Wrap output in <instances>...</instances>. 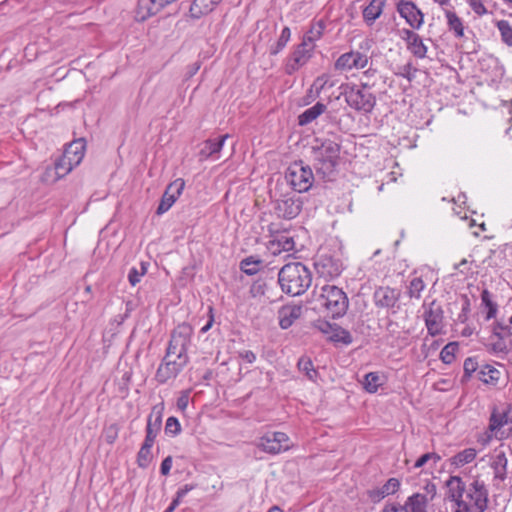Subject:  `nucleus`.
<instances>
[{"instance_id": "f257e3e1", "label": "nucleus", "mask_w": 512, "mask_h": 512, "mask_svg": "<svg viewBox=\"0 0 512 512\" xmlns=\"http://www.w3.org/2000/svg\"><path fill=\"white\" fill-rule=\"evenodd\" d=\"M278 282L284 293L291 296H299L305 293L311 286L312 275L303 263H288L280 269Z\"/></svg>"}, {"instance_id": "f03ea898", "label": "nucleus", "mask_w": 512, "mask_h": 512, "mask_svg": "<svg viewBox=\"0 0 512 512\" xmlns=\"http://www.w3.org/2000/svg\"><path fill=\"white\" fill-rule=\"evenodd\" d=\"M340 145L330 139L320 145L313 146L312 157L314 167L323 178L331 179L339 162Z\"/></svg>"}, {"instance_id": "7ed1b4c3", "label": "nucleus", "mask_w": 512, "mask_h": 512, "mask_svg": "<svg viewBox=\"0 0 512 512\" xmlns=\"http://www.w3.org/2000/svg\"><path fill=\"white\" fill-rule=\"evenodd\" d=\"M319 301L332 318L342 317L349 304L346 293L341 288L329 284L321 287Z\"/></svg>"}, {"instance_id": "20e7f679", "label": "nucleus", "mask_w": 512, "mask_h": 512, "mask_svg": "<svg viewBox=\"0 0 512 512\" xmlns=\"http://www.w3.org/2000/svg\"><path fill=\"white\" fill-rule=\"evenodd\" d=\"M192 336L193 329L189 324H179L171 333L166 355L184 362H189L187 350L191 344Z\"/></svg>"}, {"instance_id": "39448f33", "label": "nucleus", "mask_w": 512, "mask_h": 512, "mask_svg": "<svg viewBox=\"0 0 512 512\" xmlns=\"http://www.w3.org/2000/svg\"><path fill=\"white\" fill-rule=\"evenodd\" d=\"M487 496L484 483L475 479L467 487L463 502L458 503L455 512H484L487 507Z\"/></svg>"}, {"instance_id": "423d86ee", "label": "nucleus", "mask_w": 512, "mask_h": 512, "mask_svg": "<svg viewBox=\"0 0 512 512\" xmlns=\"http://www.w3.org/2000/svg\"><path fill=\"white\" fill-rule=\"evenodd\" d=\"M85 152V142L83 139H78L71 142L64 150L61 158L55 163V174L57 178H62L67 175L72 169L78 166Z\"/></svg>"}, {"instance_id": "0eeeda50", "label": "nucleus", "mask_w": 512, "mask_h": 512, "mask_svg": "<svg viewBox=\"0 0 512 512\" xmlns=\"http://www.w3.org/2000/svg\"><path fill=\"white\" fill-rule=\"evenodd\" d=\"M346 103L356 111L370 113L375 104L376 98L369 91L366 85L357 87L346 85L343 91Z\"/></svg>"}, {"instance_id": "6e6552de", "label": "nucleus", "mask_w": 512, "mask_h": 512, "mask_svg": "<svg viewBox=\"0 0 512 512\" xmlns=\"http://www.w3.org/2000/svg\"><path fill=\"white\" fill-rule=\"evenodd\" d=\"M510 336H512V328L509 325L495 322L492 325L489 342L485 344L486 351L491 355L504 358L509 353L505 339Z\"/></svg>"}, {"instance_id": "1a4fd4ad", "label": "nucleus", "mask_w": 512, "mask_h": 512, "mask_svg": "<svg viewBox=\"0 0 512 512\" xmlns=\"http://www.w3.org/2000/svg\"><path fill=\"white\" fill-rule=\"evenodd\" d=\"M286 180L295 191L302 193L311 188L314 176L309 166H304L302 162H295L289 166Z\"/></svg>"}, {"instance_id": "9d476101", "label": "nucleus", "mask_w": 512, "mask_h": 512, "mask_svg": "<svg viewBox=\"0 0 512 512\" xmlns=\"http://www.w3.org/2000/svg\"><path fill=\"white\" fill-rule=\"evenodd\" d=\"M430 500L426 494L414 493L406 499L404 504L387 502L382 512H428L427 508Z\"/></svg>"}, {"instance_id": "9b49d317", "label": "nucleus", "mask_w": 512, "mask_h": 512, "mask_svg": "<svg viewBox=\"0 0 512 512\" xmlns=\"http://www.w3.org/2000/svg\"><path fill=\"white\" fill-rule=\"evenodd\" d=\"M314 267L318 276L325 280L337 278L343 270L341 260L328 254L319 255L315 260Z\"/></svg>"}, {"instance_id": "f8f14e48", "label": "nucleus", "mask_w": 512, "mask_h": 512, "mask_svg": "<svg viewBox=\"0 0 512 512\" xmlns=\"http://www.w3.org/2000/svg\"><path fill=\"white\" fill-rule=\"evenodd\" d=\"M257 446L266 453L279 454L290 448V441L284 432H272L260 437Z\"/></svg>"}, {"instance_id": "ddd939ff", "label": "nucleus", "mask_w": 512, "mask_h": 512, "mask_svg": "<svg viewBox=\"0 0 512 512\" xmlns=\"http://www.w3.org/2000/svg\"><path fill=\"white\" fill-rule=\"evenodd\" d=\"M490 432H496L498 435H502L503 439H507L512 436V418L509 416V410H500L494 407L489 417Z\"/></svg>"}, {"instance_id": "4468645a", "label": "nucleus", "mask_w": 512, "mask_h": 512, "mask_svg": "<svg viewBox=\"0 0 512 512\" xmlns=\"http://www.w3.org/2000/svg\"><path fill=\"white\" fill-rule=\"evenodd\" d=\"M314 48L302 42L294 47L291 55L286 60L285 71L287 74L292 75L304 65L308 63L313 55Z\"/></svg>"}, {"instance_id": "2eb2a0df", "label": "nucleus", "mask_w": 512, "mask_h": 512, "mask_svg": "<svg viewBox=\"0 0 512 512\" xmlns=\"http://www.w3.org/2000/svg\"><path fill=\"white\" fill-rule=\"evenodd\" d=\"M424 320L428 333L431 336L439 335L443 332V310L439 304L432 301L430 304L423 305Z\"/></svg>"}, {"instance_id": "dca6fc26", "label": "nucleus", "mask_w": 512, "mask_h": 512, "mask_svg": "<svg viewBox=\"0 0 512 512\" xmlns=\"http://www.w3.org/2000/svg\"><path fill=\"white\" fill-rule=\"evenodd\" d=\"M187 364L188 362L165 355L156 371L155 378L160 384H164L168 380L176 378Z\"/></svg>"}, {"instance_id": "f3484780", "label": "nucleus", "mask_w": 512, "mask_h": 512, "mask_svg": "<svg viewBox=\"0 0 512 512\" xmlns=\"http://www.w3.org/2000/svg\"><path fill=\"white\" fill-rule=\"evenodd\" d=\"M369 57L359 51H350L338 57L335 62V69L339 71L360 70L368 65Z\"/></svg>"}, {"instance_id": "a211bd4d", "label": "nucleus", "mask_w": 512, "mask_h": 512, "mask_svg": "<svg viewBox=\"0 0 512 512\" xmlns=\"http://www.w3.org/2000/svg\"><path fill=\"white\" fill-rule=\"evenodd\" d=\"M397 11L413 29H420L422 27L424 15L412 1H400L397 5Z\"/></svg>"}, {"instance_id": "6ab92c4d", "label": "nucleus", "mask_w": 512, "mask_h": 512, "mask_svg": "<svg viewBox=\"0 0 512 512\" xmlns=\"http://www.w3.org/2000/svg\"><path fill=\"white\" fill-rule=\"evenodd\" d=\"M316 327L333 342H341L345 345L352 343L350 332L337 324H332L328 321H318Z\"/></svg>"}, {"instance_id": "aec40b11", "label": "nucleus", "mask_w": 512, "mask_h": 512, "mask_svg": "<svg viewBox=\"0 0 512 512\" xmlns=\"http://www.w3.org/2000/svg\"><path fill=\"white\" fill-rule=\"evenodd\" d=\"M184 187L185 182L181 178L176 179L167 187L157 208L158 215L167 212L172 207L177 198L181 195Z\"/></svg>"}, {"instance_id": "412c9836", "label": "nucleus", "mask_w": 512, "mask_h": 512, "mask_svg": "<svg viewBox=\"0 0 512 512\" xmlns=\"http://www.w3.org/2000/svg\"><path fill=\"white\" fill-rule=\"evenodd\" d=\"M302 209V202L299 198L284 196L276 201L275 210L279 217L286 219L295 218Z\"/></svg>"}, {"instance_id": "4be33fe9", "label": "nucleus", "mask_w": 512, "mask_h": 512, "mask_svg": "<svg viewBox=\"0 0 512 512\" xmlns=\"http://www.w3.org/2000/svg\"><path fill=\"white\" fill-rule=\"evenodd\" d=\"M164 405L163 403L155 405L147 420L146 436L144 442L154 445L155 439L162 426Z\"/></svg>"}, {"instance_id": "5701e85b", "label": "nucleus", "mask_w": 512, "mask_h": 512, "mask_svg": "<svg viewBox=\"0 0 512 512\" xmlns=\"http://www.w3.org/2000/svg\"><path fill=\"white\" fill-rule=\"evenodd\" d=\"M400 292L390 287H379L374 292L376 306L381 308H393L398 302Z\"/></svg>"}, {"instance_id": "b1692460", "label": "nucleus", "mask_w": 512, "mask_h": 512, "mask_svg": "<svg viewBox=\"0 0 512 512\" xmlns=\"http://www.w3.org/2000/svg\"><path fill=\"white\" fill-rule=\"evenodd\" d=\"M448 488V498L451 502H453L452 509L455 511L458 507V503L463 502L466 486L463 483L462 479L458 476H452L447 481Z\"/></svg>"}, {"instance_id": "393cba45", "label": "nucleus", "mask_w": 512, "mask_h": 512, "mask_svg": "<svg viewBox=\"0 0 512 512\" xmlns=\"http://www.w3.org/2000/svg\"><path fill=\"white\" fill-rule=\"evenodd\" d=\"M295 242L293 237L287 234L276 235L273 239L268 242L267 248L270 253L274 256L281 254L282 252L293 251Z\"/></svg>"}, {"instance_id": "a878e982", "label": "nucleus", "mask_w": 512, "mask_h": 512, "mask_svg": "<svg viewBox=\"0 0 512 512\" xmlns=\"http://www.w3.org/2000/svg\"><path fill=\"white\" fill-rule=\"evenodd\" d=\"M400 481L397 478H390L384 485L368 491V496L373 502H379L389 495L395 494L400 488Z\"/></svg>"}, {"instance_id": "bb28decb", "label": "nucleus", "mask_w": 512, "mask_h": 512, "mask_svg": "<svg viewBox=\"0 0 512 512\" xmlns=\"http://www.w3.org/2000/svg\"><path fill=\"white\" fill-rule=\"evenodd\" d=\"M302 313L300 305H286L278 312L279 325L282 329L289 328Z\"/></svg>"}, {"instance_id": "cd10ccee", "label": "nucleus", "mask_w": 512, "mask_h": 512, "mask_svg": "<svg viewBox=\"0 0 512 512\" xmlns=\"http://www.w3.org/2000/svg\"><path fill=\"white\" fill-rule=\"evenodd\" d=\"M229 138L228 134L220 136L218 139H208L203 143L200 150V156L203 159L213 157L214 159L219 158V153L222 150L226 139Z\"/></svg>"}, {"instance_id": "c85d7f7f", "label": "nucleus", "mask_w": 512, "mask_h": 512, "mask_svg": "<svg viewBox=\"0 0 512 512\" xmlns=\"http://www.w3.org/2000/svg\"><path fill=\"white\" fill-rule=\"evenodd\" d=\"M163 8L158 0H138L137 18L141 21L157 14Z\"/></svg>"}, {"instance_id": "c756f323", "label": "nucleus", "mask_w": 512, "mask_h": 512, "mask_svg": "<svg viewBox=\"0 0 512 512\" xmlns=\"http://www.w3.org/2000/svg\"><path fill=\"white\" fill-rule=\"evenodd\" d=\"M222 0H194L190 7L191 16L200 18L214 10Z\"/></svg>"}, {"instance_id": "7c9ffc66", "label": "nucleus", "mask_w": 512, "mask_h": 512, "mask_svg": "<svg viewBox=\"0 0 512 512\" xmlns=\"http://www.w3.org/2000/svg\"><path fill=\"white\" fill-rule=\"evenodd\" d=\"M444 14L449 31L452 32L456 38L464 37V24L462 19L451 9H444Z\"/></svg>"}, {"instance_id": "2f4dec72", "label": "nucleus", "mask_w": 512, "mask_h": 512, "mask_svg": "<svg viewBox=\"0 0 512 512\" xmlns=\"http://www.w3.org/2000/svg\"><path fill=\"white\" fill-rule=\"evenodd\" d=\"M386 0H371L363 10V18L367 24L371 25L380 17L383 12Z\"/></svg>"}, {"instance_id": "473e14b6", "label": "nucleus", "mask_w": 512, "mask_h": 512, "mask_svg": "<svg viewBox=\"0 0 512 512\" xmlns=\"http://www.w3.org/2000/svg\"><path fill=\"white\" fill-rule=\"evenodd\" d=\"M325 111L326 105L321 102H317L314 106L306 109L303 113L299 115L298 123L300 126L308 125L309 123L316 120Z\"/></svg>"}, {"instance_id": "72a5a7b5", "label": "nucleus", "mask_w": 512, "mask_h": 512, "mask_svg": "<svg viewBox=\"0 0 512 512\" xmlns=\"http://www.w3.org/2000/svg\"><path fill=\"white\" fill-rule=\"evenodd\" d=\"M507 457L504 452L496 451L492 457L491 467L494 470L495 478L504 480L507 473Z\"/></svg>"}, {"instance_id": "f704fd0d", "label": "nucleus", "mask_w": 512, "mask_h": 512, "mask_svg": "<svg viewBox=\"0 0 512 512\" xmlns=\"http://www.w3.org/2000/svg\"><path fill=\"white\" fill-rule=\"evenodd\" d=\"M325 30V24L323 21H317L313 23L307 33L303 36L302 42H306L307 45L315 49V42L318 41Z\"/></svg>"}, {"instance_id": "c9c22d12", "label": "nucleus", "mask_w": 512, "mask_h": 512, "mask_svg": "<svg viewBox=\"0 0 512 512\" xmlns=\"http://www.w3.org/2000/svg\"><path fill=\"white\" fill-rule=\"evenodd\" d=\"M334 83L330 80V77L327 74H323L318 76L314 82L312 83L309 94L313 98H317L320 96L321 92L326 88H332Z\"/></svg>"}, {"instance_id": "e433bc0d", "label": "nucleus", "mask_w": 512, "mask_h": 512, "mask_svg": "<svg viewBox=\"0 0 512 512\" xmlns=\"http://www.w3.org/2000/svg\"><path fill=\"white\" fill-rule=\"evenodd\" d=\"M476 455L477 451L474 448H466L453 456L452 464L457 467L464 466L471 463L476 458Z\"/></svg>"}, {"instance_id": "4c0bfd02", "label": "nucleus", "mask_w": 512, "mask_h": 512, "mask_svg": "<svg viewBox=\"0 0 512 512\" xmlns=\"http://www.w3.org/2000/svg\"><path fill=\"white\" fill-rule=\"evenodd\" d=\"M407 48L417 58L426 57L427 47L419 35L408 41Z\"/></svg>"}, {"instance_id": "58836bf2", "label": "nucleus", "mask_w": 512, "mask_h": 512, "mask_svg": "<svg viewBox=\"0 0 512 512\" xmlns=\"http://www.w3.org/2000/svg\"><path fill=\"white\" fill-rule=\"evenodd\" d=\"M480 380L486 384H497L500 378V371L491 365L484 366L480 372Z\"/></svg>"}, {"instance_id": "ea45409f", "label": "nucleus", "mask_w": 512, "mask_h": 512, "mask_svg": "<svg viewBox=\"0 0 512 512\" xmlns=\"http://www.w3.org/2000/svg\"><path fill=\"white\" fill-rule=\"evenodd\" d=\"M426 284L423 279L418 276H414L407 286V293L410 298L420 299L421 293L425 289Z\"/></svg>"}, {"instance_id": "a19ab883", "label": "nucleus", "mask_w": 512, "mask_h": 512, "mask_svg": "<svg viewBox=\"0 0 512 512\" xmlns=\"http://www.w3.org/2000/svg\"><path fill=\"white\" fill-rule=\"evenodd\" d=\"M382 384L381 377L377 372H369L364 377L363 386L368 393L377 392Z\"/></svg>"}, {"instance_id": "79ce46f5", "label": "nucleus", "mask_w": 512, "mask_h": 512, "mask_svg": "<svg viewBox=\"0 0 512 512\" xmlns=\"http://www.w3.org/2000/svg\"><path fill=\"white\" fill-rule=\"evenodd\" d=\"M262 261L260 259H256L252 256L243 259L240 262V269L249 276L255 275L258 273Z\"/></svg>"}, {"instance_id": "37998d69", "label": "nucleus", "mask_w": 512, "mask_h": 512, "mask_svg": "<svg viewBox=\"0 0 512 512\" xmlns=\"http://www.w3.org/2000/svg\"><path fill=\"white\" fill-rule=\"evenodd\" d=\"M291 38V30L289 27H284L281 31V34L277 40V42L271 46L270 53L272 55H276L281 52L290 41Z\"/></svg>"}, {"instance_id": "c03bdc74", "label": "nucleus", "mask_w": 512, "mask_h": 512, "mask_svg": "<svg viewBox=\"0 0 512 512\" xmlns=\"http://www.w3.org/2000/svg\"><path fill=\"white\" fill-rule=\"evenodd\" d=\"M298 369L303 372L311 381H316L317 371L315 370L312 361L307 357H301L298 360Z\"/></svg>"}, {"instance_id": "a18cd8bd", "label": "nucleus", "mask_w": 512, "mask_h": 512, "mask_svg": "<svg viewBox=\"0 0 512 512\" xmlns=\"http://www.w3.org/2000/svg\"><path fill=\"white\" fill-rule=\"evenodd\" d=\"M153 447V444L143 442L138 455H137V462L140 467H147L151 460V448Z\"/></svg>"}, {"instance_id": "49530a36", "label": "nucleus", "mask_w": 512, "mask_h": 512, "mask_svg": "<svg viewBox=\"0 0 512 512\" xmlns=\"http://www.w3.org/2000/svg\"><path fill=\"white\" fill-rule=\"evenodd\" d=\"M458 351L457 343L451 342L443 347L440 352V359L445 364H451L455 359V353Z\"/></svg>"}, {"instance_id": "de8ad7c7", "label": "nucleus", "mask_w": 512, "mask_h": 512, "mask_svg": "<svg viewBox=\"0 0 512 512\" xmlns=\"http://www.w3.org/2000/svg\"><path fill=\"white\" fill-rule=\"evenodd\" d=\"M147 272V264L144 262L140 263V268L132 267L128 273V280L132 286H135L141 281L142 276Z\"/></svg>"}, {"instance_id": "09e8293b", "label": "nucleus", "mask_w": 512, "mask_h": 512, "mask_svg": "<svg viewBox=\"0 0 512 512\" xmlns=\"http://www.w3.org/2000/svg\"><path fill=\"white\" fill-rule=\"evenodd\" d=\"M482 303L488 308V312L486 315V319L490 320L495 318L497 313V305L491 300L490 293L487 290H484L481 294Z\"/></svg>"}, {"instance_id": "8fccbe9b", "label": "nucleus", "mask_w": 512, "mask_h": 512, "mask_svg": "<svg viewBox=\"0 0 512 512\" xmlns=\"http://www.w3.org/2000/svg\"><path fill=\"white\" fill-rule=\"evenodd\" d=\"M501 33L502 40L509 46H512V25L506 20H501L497 24Z\"/></svg>"}, {"instance_id": "3c124183", "label": "nucleus", "mask_w": 512, "mask_h": 512, "mask_svg": "<svg viewBox=\"0 0 512 512\" xmlns=\"http://www.w3.org/2000/svg\"><path fill=\"white\" fill-rule=\"evenodd\" d=\"M441 460V457L433 452L425 453L421 457H419L416 462L413 465V468H421L429 461L433 462L432 466H435L439 461Z\"/></svg>"}, {"instance_id": "603ef678", "label": "nucleus", "mask_w": 512, "mask_h": 512, "mask_svg": "<svg viewBox=\"0 0 512 512\" xmlns=\"http://www.w3.org/2000/svg\"><path fill=\"white\" fill-rule=\"evenodd\" d=\"M181 432V425L176 417H169L165 424V433L169 436H177Z\"/></svg>"}, {"instance_id": "864d4df0", "label": "nucleus", "mask_w": 512, "mask_h": 512, "mask_svg": "<svg viewBox=\"0 0 512 512\" xmlns=\"http://www.w3.org/2000/svg\"><path fill=\"white\" fill-rule=\"evenodd\" d=\"M493 439H497V440H503V436L502 435H498L496 432H490V427L488 426L487 429L480 433L478 435V438H477V441L478 443H480L482 446H487L490 444V442L493 440Z\"/></svg>"}, {"instance_id": "5fc2aeb1", "label": "nucleus", "mask_w": 512, "mask_h": 512, "mask_svg": "<svg viewBox=\"0 0 512 512\" xmlns=\"http://www.w3.org/2000/svg\"><path fill=\"white\" fill-rule=\"evenodd\" d=\"M193 489V486L189 485V484H186L184 485L182 488H180L177 493H176V496L175 498L172 500V502L170 503V507L175 510L178 505L181 503L182 499Z\"/></svg>"}, {"instance_id": "6e6d98bb", "label": "nucleus", "mask_w": 512, "mask_h": 512, "mask_svg": "<svg viewBox=\"0 0 512 512\" xmlns=\"http://www.w3.org/2000/svg\"><path fill=\"white\" fill-rule=\"evenodd\" d=\"M193 489V486L189 485V484H186L184 485L182 488H180L177 493H176V496L175 498L172 500V502L170 503V507L175 510L178 505L181 503L182 499Z\"/></svg>"}, {"instance_id": "4d7b16f0", "label": "nucleus", "mask_w": 512, "mask_h": 512, "mask_svg": "<svg viewBox=\"0 0 512 512\" xmlns=\"http://www.w3.org/2000/svg\"><path fill=\"white\" fill-rule=\"evenodd\" d=\"M190 392V390L182 391L177 399V408L182 412H184L188 407L190 401Z\"/></svg>"}, {"instance_id": "13d9d810", "label": "nucleus", "mask_w": 512, "mask_h": 512, "mask_svg": "<svg viewBox=\"0 0 512 512\" xmlns=\"http://www.w3.org/2000/svg\"><path fill=\"white\" fill-rule=\"evenodd\" d=\"M477 367H478V363H477L476 359L471 358V357L465 359L464 364H463V369H464V373L466 375L470 376L473 372H475L477 370Z\"/></svg>"}, {"instance_id": "bf43d9fd", "label": "nucleus", "mask_w": 512, "mask_h": 512, "mask_svg": "<svg viewBox=\"0 0 512 512\" xmlns=\"http://www.w3.org/2000/svg\"><path fill=\"white\" fill-rule=\"evenodd\" d=\"M468 3L472 10L477 13L478 15H482L486 13V8L483 5L481 0H468Z\"/></svg>"}, {"instance_id": "052dcab7", "label": "nucleus", "mask_w": 512, "mask_h": 512, "mask_svg": "<svg viewBox=\"0 0 512 512\" xmlns=\"http://www.w3.org/2000/svg\"><path fill=\"white\" fill-rule=\"evenodd\" d=\"M239 357L246 363L252 364L256 361V355L251 350H242L238 352Z\"/></svg>"}, {"instance_id": "680f3d73", "label": "nucleus", "mask_w": 512, "mask_h": 512, "mask_svg": "<svg viewBox=\"0 0 512 512\" xmlns=\"http://www.w3.org/2000/svg\"><path fill=\"white\" fill-rule=\"evenodd\" d=\"M171 468H172V457L168 456L162 461L161 467H160V472L162 475L166 476L170 473Z\"/></svg>"}, {"instance_id": "e2e57ef3", "label": "nucleus", "mask_w": 512, "mask_h": 512, "mask_svg": "<svg viewBox=\"0 0 512 512\" xmlns=\"http://www.w3.org/2000/svg\"><path fill=\"white\" fill-rule=\"evenodd\" d=\"M373 40L370 39V38H365L361 41V43L359 44V52H363L365 54H367V52L372 48L373 46Z\"/></svg>"}, {"instance_id": "0e129e2a", "label": "nucleus", "mask_w": 512, "mask_h": 512, "mask_svg": "<svg viewBox=\"0 0 512 512\" xmlns=\"http://www.w3.org/2000/svg\"><path fill=\"white\" fill-rule=\"evenodd\" d=\"M417 34L409 29H403L401 31V38L406 41V44H408V41L414 38Z\"/></svg>"}, {"instance_id": "69168bd1", "label": "nucleus", "mask_w": 512, "mask_h": 512, "mask_svg": "<svg viewBox=\"0 0 512 512\" xmlns=\"http://www.w3.org/2000/svg\"><path fill=\"white\" fill-rule=\"evenodd\" d=\"M435 3L439 4L443 10L448 9V7L451 5V0H433Z\"/></svg>"}, {"instance_id": "338daca9", "label": "nucleus", "mask_w": 512, "mask_h": 512, "mask_svg": "<svg viewBox=\"0 0 512 512\" xmlns=\"http://www.w3.org/2000/svg\"><path fill=\"white\" fill-rule=\"evenodd\" d=\"M213 321H214V320H213V316H211V317H210V319H209V321L206 323V325H204V326L201 328L200 332H201V333H206V332H207V331L212 327V325H213Z\"/></svg>"}, {"instance_id": "774afa93", "label": "nucleus", "mask_w": 512, "mask_h": 512, "mask_svg": "<svg viewBox=\"0 0 512 512\" xmlns=\"http://www.w3.org/2000/svg\"><path fill=\"white\" fill-rule=\"evenodd\" d=\"M268 512H283L278 506L271 507Z\"/></svg>"}]
</instances>
